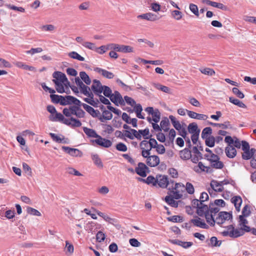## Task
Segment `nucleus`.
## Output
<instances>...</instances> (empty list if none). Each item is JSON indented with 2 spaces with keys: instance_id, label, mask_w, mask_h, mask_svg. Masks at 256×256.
Listing matches in <instances>:
<instances>
[{
  "instance_id": "1",
  "label": "nucleus",
  "mask_w": 256,
  "mask_h": 256,
  "mask_svg": "<svg viewBox=\"0 0 256 256\" xmlns=\"http://www.w3.org/2000/svg\"><path fill=\"white\" fill-rule=\"evenodd\" d=\"M62 103V106L74 104L63 109L62 113L66 116H74L77 118L85 117L86 112L80 108L82 102L76 98L71 96H63Z\"/></svg>"
},
{
  "instance_id": "2",
  "label": "nucleus",
  "mask_w": 256,
  "mask_h": 256,
  "mask_svg": "<svg viewBox=\"0 0 256 256\" xmlns=\"http://www.w3.org/2000/svg\"><path fill=\"white\" fill-rule=\"evenodd\" d=\"M244 217L242 216H239L238 224L240 227V228H235L232 225L230 224L227 226L226 230L222 232V236H228L232 238H237L242 236L244 234V232H249L250 230V228L246 225L248 222Z\"/></svg>"
},
{
  "instance_id": "3",
  "label": "nucleus",
  "mask_w": 256,
  "mask_h": 256,
  "mask_svg": "<svg viewBox=\"0 0 256 256\" xmlns=\"http://www.w3.org/2000/svg\"><path fill=\"white\" fill-rule=\"evenodd\" d=\"M83 130L88 137L96 138V140H91L92 143H96V144L105 148H108L112 146V143L110 140L102 138L94 130L84 127Z\"/></svg>"
},
{
  "instance_id": "4",
  "label": "nucleus",
  "mask_w": 256,
  "mask_h": 256,
  "mask_svg": "<svg viewBox=\"0 0 256 256\" xmlns=\"http://www.w3.org/2000/svg\"><path fill=\"white\" fill-rule=\"evenodd\" d=\"M200 216H204L206 222L210 226H214V215L210 214L209 207L207 205L202 203L196 212Z\"/></svg>"
},
{
  "instance_id": "5",
  "label": "nucleus",
  "mask_w": 256,
  "mask_h": 256,
  "mask_svg": "<svg viewBox=\"0 0 256 256\" xmlns=\"http://www.w3.org/2000/svg\"><path fill=\"white\" fill-rule=\"evenodd\" d=\"M232 214L226 212H220L218 213V216L216 219L214 218V224L216 223L218 224L221 226L225 221L232 220Z\"/></svg>"
},
{
  "instance_id": "6",
  "label": "nucleus",
  "mask_w": 256,
  "mask_h": 256,
  "mask_svg": "<svg viewBox=\"0 0 256 256\" xmlns=\"http://www.w3.org/2000/svg\"><path fill=\"white\" fill-rule=\"evenodd\" d=\"M140 148L142 150L141 154L142 157H146L150 154V151L152 148L148 140H144L142 141L140 144Z\"/></svg>"
},
{
  "instance_id": "7",
  "label": "nucleus",
  "mask_w": 256,
  "mask_h": 256,
  "mask_svg": "<svg viewBox=\"0 0 256 256\" xmlns=\"http://www.w3.org/2000/svg\"><path fill=\"white\" fill-rule=\"evenodd\" d=\"M146 158V164L150 167H155L157 166L160 162V158L156 155H148L147 156L143 157Z\"/></svg>"
},
{
  "instance_id": "8",
  "label": "nucleus",
  "mask_w": 256,
  "mask_h": 256,
  "mask_svg": "<svg viewBox=\"0 0 256 256\" xmlns=\"http://www.w3.org/2000/svg\"><path fill=\"white\" fill-rule=\"evenodd\" d=\"M62 150L72 156L82 157V152L78 149L71 148L66 146H62Z\"/></svg>"
},
{
  "instance_id": "9",
  "label": "nucleus",
  "mask_w": 256,
  "mask_h": 256,
  "mask_svg": "<svg viewBox=\"0 0 256 256\" xmlns=\"http://www.w3.org/2000/svg\"><path fill=\"white\" fill-rule=\"evenodd\" d=\"M109 98L110 100L116 106H118V104L121 105L124 104V102L122 96L118 91H115Z\"/></svg>"
},
{
  "instance_id": "10",
  "label": "nucleus",
  "mask_w": 256,
  "mask_h": 256,
  "mask_svg": "<svg viewBox=\"0 0 256 256\" xmlns=\"http://www.w3.org/2000/svg\"><path fill=\"white\" fill-rule=\"evenodd\" d=\"M111 48L112 49L117 52L125 53L132 52V48L128 46L119 45L118 44H112Z\"/></svg>"
},
{
  "instance_id": "11",
  "label": "nucleus",
  "mask_w": 256,
  "mask_h": 256,
  "mask_svg": "<svg viewBox=\"0 0 256 256\" xmlns=\"http://www.w3.org/2000/svg\"><path fill=\"white\" fill-rule=\"evenodd\" d=\"M184 186L180 183H176L175 190H172V192L173 194V198L175 199L178 200L182 196V189L184 188Z\"/></svg>"
},
{
  "instance_id": "12",
  "label": "nucleus",
  "mask_w": 256,
  "mask_h": 256,
  "mask_svg": "<svg viewBox=\"0 0 256 256\" xmlns=\"http://www.w3.org/2000/svg\"><path fill=\"white\" fill-rule=\"evenodd\" d=\"M148 170V167L144 163L140 162L138 164V166L136 168L135 172L140 176L146 177V171Z\"/></svg>"
},
{
  "instance_id": "13",
  "label": "nucleus",
  "mask_w": 256,
  "mask_h": 256,
  "mask_svg": "<svg viewBox=\"0 0 256 256\" xmlns=\"http://www.w3.org/2000/svg\"><path fill=\"white\" fill-rule=\"evenodd\" d=\"M104 86H102L100 80H93V84L91 86L92 90L94 93L98 96L102 92Z\"/></svg>"
},
{
  "instance_id": "14",
  "label": "nucleus",
  "mask_w": 256,
  "mask_h": 256,
  "mask_svg": "<svg viewBox=\"0 0 256 256\" xmlns=\"http://www.w3.org/2000/svg\"><path fill=\"white\" fill-rule=\"evenodd\" d=\"M137 18L138 19H143L151 22L157 20L160 18L157 14L150 12L138 15L137 16Z\"/></svg>"
},
{
  "instance_id": "15",
  "label": "nucleus",
  "mask_w": 256,
  "mask_h": 256,
  "mask_svg": "<svg viewBox=\"0 0 256 256\" xmlns=\"http://www.w3.org/2000/svg\"><path fill=\"white\" fill-rule=\"evenodd\" d=\"M186 112L188 116L192 118L205 120L208 118V116L206 114H198L190 110H186Z\"/></svg>"
},
{
  "instance_id": "16",
  "label": "nucleus",
  "mask_w": 256,
  "mask_h": 256,
  "mask_svg": "<svg viewBox=\"0 0 256 256\" xmlns=\"http://www.w3.org/2000/svg\"><path fill=\"white\" fill-rule=\"evenodd\" d=\"M168 177L164 175H159L157 176L156 184L162 188H166L168 185Z\"/></svg>"
},
{
  "instance_id": "17",
  "label": "nucleus",
  "mask_w": 256,
  "mask_h": 256,
  "mask_svg": "<svg viewBox=\"0 0 256 256\" xmlns=\"http://www.w3.org/2000/svg\"><path fill=\"white\" fill-rule=\"evenodd\" d=\"M190 148L186 147L183 150L180 152V158L183 160H188L192 157V152L190 150Z\"/></svg>"
},
{
  "instance_id": "18",
  "label": "nucleus",
  "mask_w": 256,
  "mask_h": 256,
  "mask_svg": "<svg viewBox=\"0 0 256 256\" xmlns=\"http://www.w3.org/2000/svg\"><path fill=\"white\" fill-rule=\"evenodd\" d=\"M192 223L195 226L202 228H208V226L205 223L204 221L200 218H196L195 219L191 220Z\"/></svg>"
},
{
  "instance_id": "19",
  "label": "nucleus",
  "mask_w": 256,
  "mask_h": 256,
  "mask_svg": "<svg viewBox=\"0 0 256 256\" xmlns=\"http://www.w3.org/2000/svg\"><path fill=\"white\" fill-rule=\"evenodd\" d=\"M82 106L92 117L95 118L98 116V112H99L98 110H95L92 106L82 102L81 104V106Z\"/></svg>"
},
{
  "instance_id": "20",
  "label": "nucleus",
  "mask_w": 256,
  "mask_h": 256,
  "mask_svg": "<svg viewBox=\"0 0 256 256\" xmlns=\"http://www.w3.org/2000/svg\"><path fill=\"white\" fill-rule=\"evenodd\" d=\"M193 169L194 171L198 173H200L202 172H208L210 168L204 166L202 162H198V165L194 166Z\"/></svg>"
},
{
  "instance_id": "21",
  "label": "nucleus",
  "mask_w": 256,
  "mask_h": 256,
  "mask_svg": "<svg viewBox=\"0 0 256 256\" xmlns=\"http://www.w3.org/2000/svg\"><path fill=\"white\" fill-rule=\"evenodd\" d=\"M94 70L103 76L108 79H112L114 77V74L112 72L99 68H96Z\"/></svg>"
},
{
  "instance_id": "22",
  "label": "nucleus",
  "mask_w": 256,
  "mask_h": 256,
  "mask_svg": "<svg viewBox=\"0 0 256 256\" xmlns=\"http://www.w3.org/2000/svg\"><path fill=\"white\" fill-rule=\"evenodd\" d=\"M225 152L226 156L229 158H234L236 154V150L232 146L228 145L226 148Z\"/></svg>"
},
{
  "instance_id": "23",
  "label": "nucleus",
  "mask_w": 256,
  "mask_h": 256,
  "mask_svg": "<svg viewBox=\"0 0 256 256\" xmlns=\"http://www.w3.org/2000/svg\"><path fill=\"white\" fill-rule=\"evenodd\" d=\"M52 76L54 79L53 80H57L60 82H62L64 80H66V77L64 74L60 72H55L52 74Z\"/></svg>"
},
{
  "instance_id": "24",
  "label": "nucleus",
  "mask_w": 256,
  "mask_h": 256,
  "mask_svg": "<svg viewBox=\"0 0 256 256\" xmlns=\"http://www.w3.org/2000/svg\"><path fill=\"white\" fill-rule=\"evenodd\" d=\"M222 183V182L220 183L216 180H212L210 182V186L214 191L221 192L224 190Z\"/></svg>"
},
{
  "instance_id": "25",
  "label": "nucleus",
  "mask_w": 256,
  "mask_h": 256,
  "mask_svg": "<svg viewBox=\"0 0 256 256\" xmlns=\"http://www.w3.org/2000/svg\"><path fill=\"white\" fill-rule=\"evenodd\" d=\"M231 202L234 204L236 210L240 211L242 203V199L240 196H234L231 199Z\"/></svg>"
},
{
  "instance_id": "26",
  "label": "nucleus",
  "mask_w": 256,
  "mask_h": 256,
  "mask_svg": "<svg viewBox=\"0 0 256 256\" xmlns=\"http://www.w3.org/2000/svg\"><path fill=\"white\" fill-rule=\"evenodd\" d=\"M209 124L214 126H218L222 129L232 128V126L228 121L225 122L224 124H218L210 122Z\"/></svg>"
},
{
  "instance_id": "27",
  "label": "nucleus",
  "mask_w": 256,
  "mask_h": 256,
  "mask_svg": "<svg viewBox=\"0 0 256 256\" xmlns=\"http://www.w3.org/2000/svg\"><path fill=\"white\" fill-rule=\"evenodd\" d=\"M53 82L54 83L56 86V91L60 94H62L64 92H66V94H69L70 91L68 90V92L66 91L64 89V88L63 86L62 82H57V80H53Z\"/></svg>"
},
{
  "instance_id": "28",
  "label": "nucleus",
  "mask_w": 256,
  "mask_h": 256,
  "mask_svg": "<svg viewBox=\"0 0 256 256\" xmlns=\"http://www.w3.org/2000/svg\"><path fill=\"white\" fill-rule=\"evenodd\" d=\"M188 129V132L192 134L200 132V130L198 128L197 124L194 122L190 124Z\"/></svg>"
},
{
  "instance_id": "29",
  "label": "nucleus",
  "mask_w": 256,
  "mask_h": 256,
  "mask_svg": "<svg viewBox=\"0 0 256 256\" xmlns=\"http://www.w3.org/2000/svg\"><path fill=\"white\" fill-rule=\"evenodd\" d=\"M169 118L170 120L172 126L176 130H178L182 129V126L180 122L176 120V118L174 116L170 115L169 116Z\"/></svg>"
},
{
  "instance_id": "30",
  "label": "nucleus",
  "mask_w": 256,
  "mask_h": 256,
  "mask_svg": "<svg viewBox=\"0 0 256 256\" xmlns=\"http://www.w3.org/2000/svg\"><path fill=\"white\" fill-rule=\"evenodd\" d=\"M50 120L52 122H62L64 119V116L61 113L56 112L54 115H50L49 117Z\"/></svg>"
},
{
  "instance_id": "31",
  "label": "nucleus",
  "mask_w": 256,
  "mask_h": 256,
  "mask_svg": "<svg viewBox=\"0 0 256 256\" xmlns=\"http://www.w3.org/2000/svg\"><path fill=\"white\" fill-rule=\"evenodd\" d=\"M172 243L174 244H177L178 246H181L184 248H186L190 246H191L193 243L190 242H186V241H171Z\"/></svg>"
},
{
  "instance_id": "32",
  "label": "nucleus",
  "mask_w": 256,
  "mask_h": 256,
  "mask_svg": "<svg viewBox=\"0 0 256 256\" xmlns=\"http://www.w3.org/2000/svg\"><path fill=\"white\" fill-rule=\"evenodd\" d=\"M229 101L234 105H236L240 108H246V105L243 103L242 101H240L238 99H236L234 97H230Z\"/></svg>"
},
{
  "instance_id": "33",
  "label": "nucleus",
  "mask_w": 256,
  "mask_h": 256,
  "mask_svg": "<svg viewBox=\"0 0 256 256\" xmlns=\"http://www.w3.org/2000/svg\"><path fill=\"white\" fill-rule=\"evenodd\" d=\"M138 179L148 184H152L154 186L156 185L157 177L155 178L153 176H149L146 180L141 178H138Z\"/></svg>"
},
{
  "instance_id": "34",
  "label": "nucleus",
  "mask_w": 256,
  "mask_h": 256,
  "mask_svg": "<svg viewBox=\"0 0 256 256\" xmlns=\"http://www.w3.org/2000/svg\"><path fill=\"white\" fill-rule=\"evenodd\" d=\"M152 85L158 90L167 94H170V89L168 86H162L158 83H153Z\"/></svg>"
},
{
  "instance_id": "35",
  "label": "nucleus",
  "mask_w": 256,
  "mask_h": 256,
  "mask_svg": "<svg viewBox=\"0 0 256 256\" xmlns=\"http://www.w3.org/2000/svg\"><path fill=\"white\" fill-rule=\"evenodd\" d=\"M50 98L52 102L56 104H60L62 106V100H63V96L57 94H50Z\"/></svg>"
},
{
  "instance_id": "36",
  "label": "nucleus",
  "mask_w": 256,
  "mask_h": 256,
  "mask_svg": "<svg viewBox=\"0 0 256 256\" xmlns=\"http://www.w3.org/2000/svg\"><path fill=\"white\" fill-rule=\"evenodd\" d=\"M174 198L171 196H167L165 197V201L170 206L177 208L178 206V202L174 200Z\"/></svg>"
},
{
  "instance_id": "37",
  "label": "nucleus",
  "mask_w": 256,
  "mask_h": 256,
  "mask_svg": "<svg viewBox=\"0 0 256 256\" xmlns=\"http://www.w3.org/2000/svg\"><path fill=\"white\" fill-rule=\"evenodd\" d=\"M80 76L87 85H89L91 83V80L89 76L86 74L85 72H80Z\"/></svg>"
},
{
  "instance_id": "38",
  "label": "nucleus",
  "mask_w": 256,
  "mask_h": 256,
  "mask_svg": "<svg viewBox=\"0 0 256 256\" xmlns=\"http://www.w3.org/2000/svg\"><path fill=\"white\" fill-rule=\"evenodd\" d=\"M80 92L86 96H92V93L90 92L88 86L83 84L82 87L80 88Z\"/></svg>"
},
{
  "instance_id": "39",
  "label": "nucleus",
  "mask_w": 256,
  "mask_h": 256,
  "mask_svg": "<svg viewBox=\"0 0 256 256\" xmlns=\"http://www.w3.org/2000/svg\"><path fill=\"white\" fill-rule=\"evenodd\" d=\"M112 114L109 110H104L102 112V117L100 118V120L101 122H104V120H110L112 118Z\"/></svg>"
},
{
  "instance_id": "40",
  "label": "nucleus",
  "mask_w": 256,
  "mask_h": 256,
  "mask_svg": "<svg viewBox=\"0 0 256 256\" xmlns=\"http://www.w3.org/2000/svg\"><path fill=\"white\" fill-rule=\"evenodd\" d=\"M170 122L168 118H165L162 120L160 123L161 130L162 129L164 132H168L169 130Z\"/></svg>"
},
{
  "instance_id": "41",
  "label": "nucleus",
  "mask_w": 256,
  "mask_h": 256,
  "mask_svg": "<svg viewBox=\"0 0 256 256\" xmlns=\"http://www.w3.org/2000/svg\"><path fill=\"white\" fill-rule=\"evenodd\" d=\"M92 158L96 165L100 168L103 167L102 162L100 158H99L97 154H92Z\"/></svg>"
},
{
  "instance_id": "42",
  "label": "nucleus",
  "mask_w": 256,
  "mask_h": 256,
  "mask_svg": "<svg viewBox=\"0 0 256 256\" xmlns=\"http://www.w3.org/2000/svg\"><path fill=\"white\" fill-rule=\"evenodd\" d=\"M110 49H112L111 48V44L107 46H102L98 48L96 47L95 51L100 54H103Z\"/></svg>"
},
{
  "instance_id": "43",
  "label": "nucleus",
  "mask_w": 256,
  "mask_h": 256,
  "mask_svg": "<svg viewBox=\"0 0 256 256\" xmlns=\"http://www.w3.org/2000/svg\"><path fill=\"white\" fill-rule=\"evenodd\" d=\"M212 133V129L210 127H206L203 129L201 134L202 138L204 139L210 136Z\"/></svg>"
},
{
  "instance_id": "44",
  "label": "nucleus",
  "mask_w": 256,
  "mask_h": 256,
  "mask_svg": "<svg viewBox=\"0 0 256 256\" xmlns=\"http://www.w3.org/2000/svg\"><path fill=\"white\" fill-rule=\"evenodd\" d=\"M200 71L202 74L210 76H212L215 74L214 70L213 69L208 68H200Z\"/></svg>"
},
{
  "instance_id": "45",
  "label": "nucleus",
  "mask_w": 256,
  "mask_h": 256,
  "mask_svg": "<svg viewBox=\"0 0 256 256\" xmlns=\"http://www.w3.org/2000/svg\"><path fill=\"white\" fill-rule=\"evenodd\" d=\"M210 164L212 168L216 169H222L224 167L223 163L221 161H220L219 160H213L212 162H211Z\"/></svg>"
},
{
  "instance_id": "46",
  "label": "nucleus",
  "mask_w": 256,
  "mask_h": 256,
  "mask_svg": "<svg viewBox=\"0 0 256 256\" xmlns=\"http://www.w3.org/2000/svg\"><path fill=\"white\" fill-rule=\"evenodd\" d=\"M68 56L72 58L78 60L80 61H84V58L76 52H70L68 54Z\"/></svg>"
},
{
  "instance_id": "47",
  "label": "nucleus",
  "mask_w": 256,
  "mask_h": 256,
  "mask_svg": "<svg viewBox=\"0 0 256 256\" xmlns=\"http://www.w3.org/2000/svg\"><path fill=\"white\" fill-rule=\"evenodd\" d=\"M73 116H71V124L70 126L72 128H78L82 126V122L78 119V118H76L72 117Z\"/></svg>"
},
{
  "instance_id": "48",
  "label": "nucleus",
  "mask_w": 256,
  "mask_h": 256,
  "mask_svg": "<svg viewBox=\"0 0 256 256\" xmlns=\"http://www.w3.org/2000/svg\"><path fill=\"white\" fill-rule=\"evenodd\" d=\"M189 8L191 12L194 14L196 16L198 17L200 16L198 6L194 4H190Z\"/></svg>"
},
{
  "instance_id": "49",
  "label": "nucleus",
  "mask_w": 256,
  "mask_h": 256,
  "mask_svg": "<svg viewBox=\"0 0 256 256\" xmlns=\"http://www.w3.org/2000/svg\"><path fill=\"white\" fill-rule=\"evenodd\" d=\"M172 17L176 20H180L182 17V13L178 10H172L171 12Z\"/></svg>"
},
{
  "instance_id": "50",
  "label": "nucleus",
  "mask_w": 256,
  "mask_h": 256,
  "mask_svg": "<svg viewBox=\"0 0 256 256\" xmlns=\"http://www.w3.org/2000/svg\"><path fill=\"white\" fill-rule=\"evenodd\" d=\"M205 139V143L206 146L212 148L214 146V137L213 136H210Z\"/></svg>"
},
{
  "instance_id": "51",
  "label": "nucleus",
  "mask_w": 256,
  "mask_h": 256,
  "mask_svg": "<svg viewBox=\"0 0 256 256\" xmlns=\"http://www.w3.org/2000/svg\"><path fill=\"white\" fill-rule=\"evenodd\" d=\"M152 121L154 122H158L160 118V114L158 109H156L153 114H152Z\"/></svg>"
},
{
  "instance_id": "52",
  "label": "nucleus",
  "mask_w": 256,
  "mask_h": 256,
  "mask_svg": "<svg viewBox=\"0 0 256 256\" xmlns=\"http://www.w3.org/2000/svg\"><path fill=\"white\" fill-rule=\"evenodd\" d=\"M184 188H186L187 192L190 194H193L194 192V188L193 185L189 182L186 183Z\"/></svg>"
},
{
  "instance_id": "53",
  "label": "nucleus",
  "mask_w": 256,
  "mask_h": 256,
  "mask_svg": "<svg viewBox=\"0 0 256 256\" xmlns=\"http://www.w3.org/2000/svg\"><path fill=\"white\" fill-rule=\"evenodd\" d=\"M102 92L104 96L107 98H110L112 96V91L111 89L108 86H104Z\"/></svg>"
},
{
  "instance_id": "54",
  "label": "nucleus",
  "mask_w": 256,
  "mask_h": 256,
  "mask_svg": "<svg viewBox=\"0 0 256 256\" xmlns=\"http://www.w3.org/2000/svg\"><path fill=\"white\" fill-rule=\"evenodd\" d=\"M66 172L68 174H72L76 176H81L82 174L78 171L72 168H68L66 169Z\"/></svg>"
},
{
  "instance_id": "55",
  "label": "nucleus",
  "mask_w": 256,
  "mask_h": 256,
  "mask_svg": "<svg viewBox=\"0 0 256 256\" xmlns=\"http://www.w3.org/2000/svg\"><path fill=\"white\" fill-rule=\"evenodd\" d=\"M116 149L120 152H125L127 151L128 148L122 142L118 143L116 146Z\"/></svg>"
},
{
  "instance_id": "56",
  "label": "nucleus",
  "mask_w": 256,
  "mask_h": 256,
  "mask_svg": "<svg viewBox=\"0 0 256 256\" xmlns=\"http://www.w3.org/2000/svg\"><path fill=\"white\" fill-rule=\"evenodd\" d=\"M50 135L51 137V138L54 140V142L58 143H64V142H63V140H64V138H60L59 136H57L56 134L54 133H50Z\"/></svg>"
},
{
  "instance_id": "57",
  "label": "nucleus",
  "mask_w": 256,
  "mask_h": 256,
  "mask_svg": "<svg viewBox=\"0 0 256 256\" xmlns=\"http://www.w3.org/2000/svg\"><path fill=\"white\" fill-rule=\"evenodd\" d=\"M204 156L206 159L210 162V163L211 162H212L213 160H220L219 157L216 154H215L214 153L211 155H204Z\"/></svg>"
},
{
  "instance_id": "58",
  "label": "nucleus",
  "mask_w": 256,
  "mask_h": 256,
  "mask_svg": "<svg viewBox=\"0 0 256 256\" xmlns=\"http://www.w3.org/2000/svg\"><path fill=\"white\" fill-rule=\"evenodd\" d=\"M28 212L32 216H40V212L37 210L29 207L27 209Z\"/></svg>"
},
{
  "instance_id": "59",
  "label": "nucleus",
  "mask_w": 256,
  "mask_h": 256,
  "mask_svg": "<svg viewBox=\"0 0 256 256\" xmlns=\"http://www.w3.org/2000/svg\"><path fill=\"white\" fill-rule=\"evenodd\" d=\"M83 46L90 50H95L96 46L94 43L86 42L84 43Z\"/></svg>"
},
{
  "instance_id": "60",
  "label": "nucleus",
  "mask_w": 256,
  "mask_h": 256,
  "mask_svg": "<svg viewBox=\"0 0 256 256\" xmlns=\"http://www.w3.org/2000/svg\"><path fill=\"white\" fill-rule=\"evenodd\" d=\"M116 82L120 84L121 87L126 91H130L132 90V88L130 86H128L124 84L121 80L118 79Z\"/></svg>"
},
{
  "instance_id": "61",
  "label": "nucleus",
  "mask_w": 256,
  "mask_h": 256,
  "mask_svg": "<svg viewBox=\"0 0 256 256\" xmlns=\"http://www.w3.org/2000/svg\"><path fill=\"white\" fill-rule=\"evenodd\" d=\"M232 92L237 97L240 98H243L244 97V94L237 88H233L232 89Z\"/></svg>"
},
{
  "instance_id": "62",
  "label": "nucleus",
  "mask_w": 256,
  "mask_h": 256,
  "mask_svg": "<svg viewBox=\"0 0 256 256\" xmlns=\"http://www.w3.org/2000/svg\"><path fill=\"white\" fill-rule=\"evenodd\" d=\"M124 100L128 104L132 106H134L136 104L135 100L133 98L128 96H124Z\"/></svg>"
},
{
  "instance_id": "63",
  "label": "nucleus",
  "mask_w": 256,
  "mask_h": 256,
  "mask_svg": "<svg viewBox=\"0 0 256 256\" xmlns=\"http://www.w3.org/2000/svg\"><path fill=\"white\" fill-rule=\"evenodd\" d=\"M168 220L170 221H172L174 222H182L183 220V218L180 216H173L171 217L168 218Z\"/></svg>"
},
{
  "instance_id": "64",
  "label": "nucleus",
  "mask_w": 256,
  "mask_h": 256,
  "mask_svg": "<svg viewBox=\"0 0 256 256\" xmlns=\"http://www.w3.org/2000/svg\"><path fill=\"white\" fill-rule=\"evenodd\" d=\"M250 214V208L248 205H246L242 210V216L248 217Z\"/></svg>"
}]
</instances>
